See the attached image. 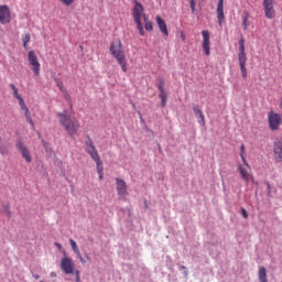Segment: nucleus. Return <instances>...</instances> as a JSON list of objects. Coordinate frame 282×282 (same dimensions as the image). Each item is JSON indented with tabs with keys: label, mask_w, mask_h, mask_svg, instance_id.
Returning <instances> with one entry per match:
<instances>
[{
	"label": "nucleus",
	"mask_w": 282,
	"mask_h": 282,
	"mask_svg": "<svg viewBox=\"0 0 282 282\" xmlns=\"http://www.w3.org/2000/svg\"><path fill=\"white\" fill-rule=\"evenodd\" d=\"M30 41H31L30 33H26L22 36V43H23L24 50H28V43H30Z\"/></svg>",
	"instance_id": "nucleus-25"
},
{
	"label": "nucleus",
	"mask_w": 282,
	"mask_h": 282,
	"mask_svg": "<svg viewBox=\"0 0 282 282\" xmlns=\"http://www.w3.org/2000/svg\"><path fill=\"white\" fill-rule=\"evenodd\" d=\"M17 149L18 151H20L22 158L25 160V162H28V164H30L32 162V154H30V150L28 149V147H25V144L21 141H19L17 143Z\"/></svg>",
	"instance_id": "nucleus-14"
},
{
	"label": "nucleus",
	"mask_w": 282,
	"mask_h": 282,
	"mask_svg": "<svg viewBox=\"0 0 282 282\" xmlns=\"http://www.w3.org/2000/svg\"><path fill=\"white\" fill-rule=\"evenodd\" d=\"M86 152L89 153L91 160H94V162H96L97 165L102 164L100 155L98 154V150H96V147L94 145V142H91V140L87 142Z\"/></svg>",
	"instance_id": "nucleus-11"
},
{
	"label": "nucleus",
	"mask_w": 282,
	"mask_h": 282,
	"mask_svg": "<svg viewBox=\"0 0 282 282\" xmlns=\"http://www.w3.org/2000/svg\"><path fill=\"white\" fill-rule=\"evenodd\" d=\"M34 279L39 280V279H41V276L40 275H34Z\"/></svg>",
	"instance_id": "nucleus-41"
},
{
	"label": "nucleus",
	"mask_w": 282,
	"mask_h": 282,
	"mask_svg": "<svg viewBox=\"0 0 282 282\" xmlns=\"http://www.w3.org/2000/svg\"><path fill=\"white\" fill-rule=\"evenodd\" d=\"M160 98H161V107H166V100L169 98V95L166 91L160 93Z\"/></svg>",
	"instance_id": "nucleus-24"
},
{
	"label": "nucleus",
	"mask_w": 282,
	"mask_h": 282,
	"mask_svg": "<svg viewBox=\"0 0 282 282\" xmlns=\"http://www.w3.org/2000/svg\"><path fill=\"white\" fill-rule=\"evenodd\" d=\"M240 158L242 162H246V145L241 144L240 145Z\"/></svg>",
	"instance_id": "nucleus-27"
},
{
	"label": "nucleus",
	"mask_w": 282,
	"mask_h": 282,
	"mask_svg": "<svg viewBox=\"0 0 282 282\" xmlns=\"http://www.w3.org/2000/svg\"><path fill=\"white\" fill-rule=\"evenodd\" d=\"M202 36H203V52L206 56H210V32L208 30H203Z\"/></svg>",
	"instance_id": "nucleus-12"
},
{
	"label": "nucleus",
	"mask_w": 282,
	"mask_h": 282,
	"mask_svg": "<svg viewBox=\"0 0 282 282\" xmlns=\"http://www.w3.org/2000/svg\"><path fill=\"white\" fill-rule=\"evenodd\" d=\"M102 171H104L102 164H97V173H98L99 180H102L104 177Z\"/></svg>",
	"instance_id": "nucleus-29"
},
{
	"label": "nucleus",
	"mask_w": 282,
	"mask_h": 282,
	"mask_svg": "<svg viewBox=\"0 0 282 282\" xmlns=\"http://www.w3.org/2000/svg\"><path fill=\"white\" fill-rule=\"evenodd\" d=\"M241 215L245 219H248V212L246 210V208L241 209Z\"/></svg>",
	"instance_id": "nucleus-35"
},
{
	"label": "nucleus",
	"mask_w": 282,
	"mask_h": 282,
	"mask_svg": "<svg viewBox=\"0 0 282 282\" xmlns=\"http://www.w3.org/2000/svg\"><path fill=\"white\" fill-rule=\"evenodd\" d=\"M18 100H19V105H20L22 111L24 112L26 122H29V124H31V127H34V120H32V113L30 112V109L25 105V100H23V97H20V99H18Z\"/></svg>",
	"instance_id": "nucleus-16"
},
{
	"label": "nucleus",
	"mask_w": 282,
	"mask_h": 282,
	"mask_svg": "<svg viewBox=\"0 0 282 282\" xmlns=\"http://www.w3.org/2000/svg\"><path fill=\"white\" fill-rule=\"evenodd\" d=\"M117 184V193L121 199H124L127 195H129V192H127V182L121 178H116Z\"/></svg>",
	"instance_id": "nucleus-15"
},
{
	"label": "nucleus",
	"mask_w": 282,
	"mask_h": 282,
	"mask_svg": "<svg viewBox=\"0 0 282 282\" xmlns=\"http://www.w3.org/2000/svg\"><path fill=\"white\" fill-rule=\"evenodd\" d=\"M239 53H238V61H239V67L242 75V78H248V69L246 68V62L248 61V57L246 56V40L240 39L239 40Z\"/></svg>",
	"instance_id": "nucleus-4"
},
{
	"label": "nucleus",
	"mask_w": 282,
	"mask_h": 282,
	"mask_svg": "<svg viewBox=\"0 0 282 282\" xmlns=\"http://www.w3.org/2000/svg\"><path fill=\"white\" fill-rule=\"evenodd\" d=\"M181 268H182L183 270H186V267H184V265H183V267H181Z\"/></svg>",
	"instance_id": "nucleus-42"
},
{
	"label": "nucleus",
	"mask_w": 282,
	"mask_h": 282,
	"mask_svg": "<svg viewBox=\"0 0 282 282\" xmlns=\"http://www.w3.org/2000/svg\"><path fill=\"white\" fill-rule=\"evenodd\" d=\"M12 21V12L10 11V7L7 4L0 6V23L2 25H8Z\"/></svg>",
	"instance_id": "nucleus-9"
},
{
	"label": "nucleus",
	"mask_w": 282,
	"mask_h": 282,
	"mask_svg": "<svg viewBox=\"0 0 282 282\" xmlns=\"http://www.w3.org/2000/svg\"><path fill=\"white\" fill-rule=\"evenodd\" d=\"M268 122H269V128L271 129V131H279V129L281 127V122H282L281 115H279L274 111H270L268 113Z\"/></svg>",
	"instance_id": "nucleus-7"
},
{
	"label": "nucleus",
	"mask_w": 282,
	"mask_h": 282,
	"mask_svg": "<svg viewBox=\"0 0 282 282\" xmlns=\"http://www.w3.org/2000/svg\"><path fill=\"white\" fill-rule=\"evenodd\" d=\"M198 118L200 119V121H199V122H200V124H202V117H198Z\"/></svg>",
	"instance_id": "nucleus-43"
},
{
	"label": "nucleus",
	"mask_w": 282,
	"mask_h": 282,
	"mask_svg": "<svg viewBox=\"0 0 282 282\" xmlns=\"http://www.w3.org/2000/svg\"><path fill=\"white\" fill-rule=\"evenodd\" d=\"M55 83H56L59 91H65V86H63V82L61 79L56 78Z\"/></svg>",
	"instance_id": "nucleus-30"
},
{
	"label": "nucleus",
	"mask_w": 282,
	"mask_h": 282,
	"mask_svg": "<svg viewBox=\"0 0 282 282\" xmlns=\"http://www.w3.org/2000/svg\"><path fill=\"white\" fill-rule=\"evenodd\" d=\"M61 270L64 274H76V264H74V260L64 256L61 260Z\"/></svg>",
	"instance_id": "nucleus-5"
},
{
	"label": "nucleus",
	"mask_w": 282,
	"mask_h": 282,
	"mask_svg": "<svg viewBox=\"0 0 282 282\" xmlns=\"http://www.w3.org/2000/svg\"><path fill=\"white\" fill-rule=\"evenodd\" d=\"M159 91H160V94H162L163 91H166L164 89V82H160V84H159Z\"/></svg>",
	"instance_id": "nucleus-34"
},
{
	"label": "nucleus",
	"mask_w": 282,
	"mask_h": 282,
	"mask_svg": "<svg viewBox=\"0 0 282 282\" xmlns=\"http://www.w3.org/2000/svg\"><path fill=\"white\" fill-rule=\"evenodd\" d=\"M56 248H58V250H63V245L55 242Z\"/></svg>",
	"instance_id": "nucleus-37"
},
{
	"label": "nucleus",
	"mask_w": 282,
	"mask_h": 282,
	"mask_svg": "<svg viewBox=\"0 0 282 282\" xmlns=\"http://www.w3.org/2000/svg\"><path fill=\"white\" fill-rule=\"evenodd\" d=\"M50 276H51L52 279H55L56 272L52 271V272L50 273Z\"/></svg>",
	"instance_id": "nucleus-40"
},
{
	"label": "nucleus",
	"mask_w": 282,
	"mask_h": 282,
	"mask_svg": "<svg viewBox=\"0 0 282 282\" xmlns=\"http://www.w3.org/2000/svg\"><path fill=\"white\" fill-rule=\"evenodd\" d=\"M181 39L182 41H186V35L184 34V32L181 33Z\"/></svg>",
	"instance_id": "nucleus-39"
},
{
	"label": "nucleus",
	"mask_w": 282,
	"mask_h": 282,
	"mask_svg": "<svg viewBox=\"0 0 282 282\" xmlns=\"http://www.w3.org/2000/svg\"><path fill=\"white\" fill-rule=\"evenodd\" d=\"M57 117L59 118V124L64 127L66 133L70 135V138H74V135L78 134V129H80V122L76 118L69 117L66 112H59L57 113Z\"/></svg>",
	"instance_id": "nucleus-1"
},
{
	"label": "nucleus",
	"mask_w": 282,
	"mask_h": 282,
	"mask_svg": "<svg viewBox=\"0 0 282 282\" xmlns=\"http://www.w3.org/2000/svg\"><path fill=\"white\" fill-rule=\"evenodd\" d=\"M189 6H191L192 14H195V0H189Z\"/></svg>",
	"instance_id": "nucleus-32"
},
{
	"label": "nucleus",
	"mask_w": 282,
	"mask_h": 282,
	"mask_svg": "<svg viewBox=\"0 0 282 282\" xmlns=\"http://www.w3.org/2000/svg\"><path fill=\"white\" fill-rule=\"evenodd\" d=\"M74 1H76V0H61V2H62L64 6H72V3H74Z\"/></svg>",
	"instance_id": "nucleus-33"
},
{
	"label": "nucleus",
	"mask_w": 282,
	"mask_h": 282,
	"mask_svg": "<svg viewBox=\"0 0 282 282\" xmlns=\"http://www.w3.org/2000/svg\"><path fill=\"white\" fill-rule=\"evenodd\" d=\"M133 3H134V7L132 9L133 21L137 24V29L139 31L140 36H144L145 34L144 26L142 25V19L144 21V17H147V14H144V7L138 0H134Z\"/></svg>",
	"instance_id": "nucleus-3"
},
{
	"label": "nucleus",
	"mask_w": 282,
	"mask_h": 282,
	"mask_svg": "<svg viewBox=\"0 0 282 282\" xmlns=\"http://www.w3.org/2000/svg\"><path fill=\"white\" fill-rule=\"evenodd\" d=\"M62 94H64L65 100H67L68 102L72 101V96H69V93H67V89H65V91H62Z\"/></svg>",
	"instance_id": "nucleus-31"
},
{
	"label": "nucleus",
	"mask_w": 282,
	"mask_h": 282,
	"mask_svg": "<svg viewBox=\"0 0 282 282\" xmlns=\"http://www.w3.org/2000/svg\"><path fill=\"white\" fill-rule=\"evenodd\" d=\"M264 17L268 19H274L276 17V11L274 10V0H263L262 1Z\"/></svg>",
	"instance_id": "nucleus-10"
},
{
	"label": "nucleus",
	"mask_w": 282,
	"mask_h": 282,
	"mask_svg": "<svg viewBox=\"0 0 282 282\" xmlns=\"http://www.w3.org/2000/svg\"><path fill=\"white\" fill-rule=\"evenodd\" d=\"M28 62L31 66L33 74H35L36 76H41V62H39V57L36 56V53L34 51H30L28 53Z\"/></svg>",
	"instance_id": "nucleus-6"
},
{
	"label": "nucleus",
	"mask_w": 282,
	"mask_h": 282,
	"mask_svg": "<svg viewBox=\"0 0 282 282\" xmlns=\"http://www.w3.org/2000/svg\"><path fill=\"white\" fill-rule=\"evenodd\" d=\"M69 243H70V248H72L73 252H75V254L77 257H80V249L78 248V245L75 242V240L69 239Z\"/></svg>",
	"instance_id": "nucleus-21"
},
{
	"label": "nucleus",
	"mask_w": 282,
	"mask_h": 282,
	"mask_svg": "<svg viewBox=\"0 0 282 282\" xmlns=\"http://www.w3.org/2000/svg\"><path fill=\"white\" fill-rule=\"evenodd\" d=\"M267 186H268L269 193H272V185H270V183H267Z\"/></svg>",
	"instance_id": "nucleus-38"
},
{
	"label": "nucleus",
	"mask_w": 282,
	"mask_h": 282,
	"mask_svg": "<svg viewBox=\"0 0 282 282\" xmlns=\"http://www.w3.org/2000/svg\"><path fill=\"white\" fill-rule=\"evenodd\" d=\"M273 158L276 163L282 162V138L275 139L273 143Z\"/></svg>",
	"instance_id": "nucleus-13"
},
{
	"label": "nucleus",
	"mask_w": 282,
	"mask_h": 282,
	"mask_svg": "<svg viewBox=\"0 0 282 282\" xmlns=\"http://www.w3.org/2000/svg\"><path fill=\"white\" fill-rule=\"evenodd\" d=\"M258 279L260 282H268V271L265 270V267L259 268Z\"/></svg>",
	"instance_id": "nucleus-19"
},
{
	"label": "nucleus",
	"mask_w": 282,
	"mask_h": 282,
	"mask_svg": "<svg viewBox=\"0 0 282 282\" xmlns=\"http://www.w3.org/2000/svg\"><path fill=\"white\" fill-rule=\"evenodd\" d=\"M250 164L248 161L242 162V164H238V173L240 174L241 180L245 182H250L252 178V174H250Z\"/></svg>",
	"instance_id": "nucleus-8"
},
{
	"label": "nucleus",
	"mask_w": 282,
	"mask_h": 282,
	"mask_svg": "<svg viewBox=\"0 0 282 282\" xmlns=\"http://www.w3.org/2000/svg\"><path fill=\"white\" fill-rule=\"evenodd\" d=\"M77 259H79L80 263H86V261L83 259V256L79 252V256H77Z\"/></svg>",
	"instance_id": "nucleus-36"
},
{
	"label": "nucleus",
	"mask_w": 282,
	"mask_h": 282,
	"mask_svg": "<svg viewBox=\"0 0 282 282\" xmlns=\"http://www.w3.org/2000/svg\"><path fill=\"white\" fill-rule=\"evenodd\" d=\"M250 14L246 13V15L242 18V28L243 30H248L250 28Z\"/></svg>",
	"instance_id": "nucleus-23"
},
{
	"label": "nucleus",
	"mask_w": 282,
	"mask_h": 282,
	"mask_svg": "<svg viewBox=\"0 0 282 282\" xmlns=\"http://www.w3.org/2000/svg\"><path fill=\"white\" fill-rule=\"evenodd\" d=\"M144 28L148 32H153V22L149 21V18L144 15Z\"/></svg>",
	"instance_id": "nucleus-22"
},
{
	"label": "nucleus",
	"mask_w": 282,
	"mask_h": 282,
	"mask_svg": "<svg viewBox=\"0 0 282 282\" xmlns=\"http://www.w3.org/2000/svg\"><path fill=\"white\" fill-rule=\"evenodd\" d=\"M216 12L218 25H224V21L226 20V17L224 15V0H218Z\"/></svg>",
	"instance_id": "nucleus-17"
},
{
	"label": "nucleus",
	"mask_w": 282,
	"mask_h": 282,
	"mask_svg": "<svg viewBox=\"0 0 282 282\" xmlns=\"http://www.w3.org/2000/svg\"><path fill=\"white\" fill-rule=\"evenodd\" d=\"M156 24L160 32L163 33V36H169V28L166 26V22H164L160 15L156 17Z\"/></svg>",
	"instance_id": "nucleus-18"
},
{
	"label": "nucleus",
	"mask_w": 282,
	"mask_h": 282,
	"mask_svg": "<svg viewBox=\"0 0 282 282\" xmlns=\"http://www.w3.org/2000/svg\"><path fill=\"white\" fill-rule=\"evenodd\" d=\"M10 87H11V89L13 91V96H14V98H17V100L22 98L21 95H19V89L17 88V86H14V84H11Z\"/></svg>",
	"instance_id": "nucleus-26"
},
{
	"label": "nucleus",
	"mask_w": 282,
	"mask_h": 282,
	"mask_svg": "<svg viewBox=\"0 0 282 282\" xmlns=\"http://www.w3.org/2000/svg\"><path fill=\"white\" fill-rule=\"evenodd\" d=\"M2 213H3V215H7L8 217H12V212H10L9 205H3Z\"/></svg>",
	"instance_id": "nucleus-28"
},
{
	"label": "nucleus",
	"mask_w": 282,
	"mask_h": 282,
	"mask_svg": "<svg viewBox=\"0 0 282 282\" xmlns=\"http://www.w3.org/2000/svg\"><path fill=\"white\" fill-rule=\"evenodd\" d=\"M110 54L116 58L118 65H120L121 70L127 74V56L124 55V50L122 48V41L115 40L110 43Z\"/></svg>",
	"instance_id": "nucleus-2"
},
{
	"label": "nucleus",
	"mask_w": 282,
	"mask_h": 282,
	"mask_svg": "<svg viewBox=\"0 0 282 282\" xmlns=\"http://www.w3.org/2000/svg\"><path fill=\"white\" fill-rule=\"evenodd\" d=\"M193 111H194V115L196 116V118H202V124L203 126L206 124V118L204 117V112H202L199 107L194 106Z\"/></svg>",
	"instance_id": "nucleus-20"
}]
</instances>
